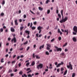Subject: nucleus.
Segmentation results:
<instances>
[{"instance_id":"nucleus-1","label":"nucleus","mask_w":77,"mask_h":77,"mask_svg":"<svg viewBox=\"0 0 77 77\" xmlns=\"http://www.w3.org/2000/svg\"><path fill=\"white\" fill-rule=\"evenodd\" d=\"M63 17H62V20H61V21H60V22L61 23H64L66 21H67V20H68V17H65V18L63 19Z\"/></svg>"},{"instance_id":"nucleus-2","label":"nucleus","mask_w":77,"mask_h":77,"mask_svg":"<svg viewBox=\"0 0 77 77\" xmlns=\"http://www.w3.org/2000/svg\"><path fill=\"white\" fill-rule=\"evenodd\" d=\"M69 65L67 66V67L68 68H70L71 70L73 69V66L71 64V63L70 62H69Z\"/></svg>"},{"instance_id":"nucleus-3","label":"nucleus","mask_w":77,"mask_h":77,"mask_svg":"<svg viewBox=\"0 0 77 77\" xmlns=\"http://www.w3.org/2000/svg\"><path fill=\"white\" fill-rule=\"evenodd\" d=\"M43 67V64L40 63L39 65H38L37 66V68L38 69H42V68Z\"/></svg>"},{"instance_id":"nucleus-4","label":"nucleus","mask_w":77,"mask_h":77,"mask_svg":"<svg viewBox=\"0 0 77 77\" xmlns=\"http://www.w3.org/2000/svg\"><path fill=\"white\" fill-rule=\"evenodd\" d=\"M55 48L57 49V52L59 51H62V48H58L57 47L55 46Z\"/></svg>"},{"instance_id":"nucleus-5","label":"nucleus","mask_w":77,"mask_h":77,"mask_svg":"<svg viewBox=\"0 0 77 77\" xmlns=\"http://www.w3.org/2000/svg\"><path fill=\"white\" fill-rule=\"evenodd\" d=\"M61 31L63 32H66V35H67L68 33H69V31L68 29H67V30H65L64 31V30L63 29H61Z\"/></svg>"},{"instance_id":"nucleus-6","label":"nucleus","mask_w":77,"mask_h":77,"mask_svg":"<svg viewBox=\"0 0 77 77\" xmlns=\"http://www.w3.org/2000/svg\"><path fill=\"white\" fill-rule=\"evenodd\" d=\"M42 27H41L40 26H38V29L39 30V33H40L42 31L41 29H42Z\"/></svg>"},{"instance_id":"nucleus-7","label":"nucleus","mask_w":77,"mask_h":77,"mask_svg":"<svg viewBox=\"0 0 77 77\" xmlns=\"http://www.w3.org/2000/svg\"><path fill=\"white\" fill-rule=\"evenodd\" d=\"M73 30L74 32H77V27L76 26H75L73 28Z\"/></svg>"},{"instance_id":"nucleus-8","label":"nucleus","mask_w":77,"mask_h":77,"mask_svg":"<svg viewBox=\"0 0 77 77\" xmlns=\"http://www.w3.org/2000/svg\"><path fill=\"white\" fill-rule=\"evenodd\" d=\"M14 41V43H16V39L15 37H14V38L11 39V42H13Z\"/></svg>"},{"instance_id":"nucleus-9","label":"nucleus","mask_w":77,"mask_h":77,"mask_svg":"<svg viewBox=\"0 0 77 77\" xmlns=\"http://www.w3.org/2000/svg\"><path fill=\"white\" fill-rule=\"evenodd\" d=\"M58 33H60V35H61L63 34V33L61 32V31H60V29H58Z\"/></svg>"},{"instance_id":"nucleus-10","label":"nucleus","mask_w":77,"mask_h":77,"mask_svg":"<svg viewBox=\"0 0 77 77\" xmlns=\"http://www.w3.org/2000/svg\"><path fill=\"white\" fill-rule=\"evenodd\" d=\"M44 45H43L40 47L39 49H40V50H41L42 49L44 48Z\"/></svg>"},{"instance_id":"nucleus-11","label":"nucleus","mask_w":77,"mask_h":77,"mask_svg":"<svg viewBox=\"0 0 77 77\" xmlns=\"http://www.w3.org/2000/svg\"><path fill=\"white\" fill-rule=\"evenodd\" d=\"M11 30L12 32H14L15 31V30L13 27L11 28Z\"/></svg>"},{"instance_id":"nucleus-12","label":"nucleus","mask_w":77,"mask_h":77,"mask_svg":"<svg viewBox=\"0 0 77 77\" xmlns=\"http://www.w3.org/2000/svg\"><path fill=\"white\" fill-rule=\"evenodd\" d=\"M17 20H16L14 21L15 25H17L18 24V23L17 22Z\"/></svg>"},{"instance_id":"nucleus-13","label":"nucleus","mask_w":77,"mask_h":77,"mask_svg":"<svg viewBox=\"0 0 77 77\" xmlns=\"http://www.w3.org/2000/svg\"><path fill=\"white\" fill-rule=\"evenodd\" d=\"M73 40L75 42H76L77 41L76 39V38L75 37H73Z\"/></svg>"},{"instance_id":"nucleus-14","label":"nucleus","mask_w":77,"mask_h":77,"mask_svg":"<svg viewBox=\"0 0 77 77\" xmlns=\"http://www.w3.org/2000/svg\"><path fill=\"white\" fill-rule=\"evenodd\" d=\"M25 32L26 33H27V34L28 35H29V33H30V32H29V31H27V30H26L25 31Z\"/></svg>"},{"instance_id":"nucleus-15","label":"nucleus","mask_w":77,"mask_h":77,"mask_svg":"<svg viewBox=\"0 0 77 77\" xmlns=\"http://www.w3.org/2000/svg\"><path fill=\"white\" fill-rule=\"evenodd\" d=\"M38 9L39 10H40L41 11H42L43 10V8H41V7H39L38 8Z\"/></svg>"},{"instance_id":"nucleus-16","label":"nucleus","mask_w":77,"mask_h":77,"mask_svg":"<svg viewBox=\"0 0 77 77\" xmlns=\"http://www.w3.org/2000/svg\"><path fill=\"white\" fill-rule=\"evenodd\" d=\"M35 62L34 61H33L32 63V66H33L35 64Z\"/></svg>"},{"instance_id":"nucleus-17","label":"nucleus","mask_w":77,"mask_h":77,"mask_svg":"<svg viewBox=\"0 0 77 77\" xmlns=\"http://www.w3.org/2000/svg\"><path fill=\"white\" fill-rule=\"evenodd\" d=\"M50 2V0H47L45 3L46 4H48L49 2Z\"/></svg>"},{"instance_id":"nucleus-18","label":"nucleus","mask_w":77,"mask_h":77,"mask_svg":"<svg viewBox=\"0 0 77 77\" xmlns=\"http://www.w3.org/2000/svg\"><path fill=\"white\" fill-rule=\"evenodd\" d=\"M46 45L48 47H49L50 48L51 47V45L49 44H47Z\"/></svg>"},{"instance_id":"nucleus-19","label":"nucleus","mask_w":77,"mask_h":77,"mask_svg":"<svg viewBox=\"0 0 77 77\" xmlns=\"http://www.w3.org/2000/svg\"><path fill=\"white\" fill-rule=\"evenodd\" d=\"M61 65V64H60V63H59L57 64V66L56 67H60V65Z\"/></svg>"},{"instance_id":"nucleus-20","label":"nucleus","mask_w":77,"mask_h":77,"mask_svg":"<svg viewBox=\"0 0 77 77\" xmlns=\"http://www.w3.org/2000/svg\"><path fill=\"white\" fill-rule=\"evenodd\" d=\"M35 57H36V58H37V59H39L40 57H39V56L37 55H35Z\"/></svg>"},{"instance_id":"nucleus-21","label":"nucleus","mask_w":77,"mask_h":77,"mask_svg":"<svg viewBox=\"0 0 77 77\" xmlns=\"http://www.w3.org/2000/svg\"><path fill=\"white\" fill-rule=\"evenodd\" d=\"M5 4V1L4 0V1H3L2 2V4L3 5Z\"/></svg>"},{"instance_id":"nucleus-22","label":"nucleus","mask_w":77,"mask_h":77,"mask_svg":"<svg viewBox=\"0 0 77 77\" xmlns=\"http://www.w3.org/2000/svg\"><path fill=\"white\" fill-rule=\"evenodd\" d=\"M61 55L63 56H65L66 55V54L64 52H63L61 54Z\"/></svg>"},{"instance_id":"nucleus-23","label":"nucleus","mask_w":77,"mask_h":77,"mask_svg":"<svg viewBox=\"0 0 77 77\" xmlns=\"http://www.w3.org/2000/svg\"><path fill=\"white\" fill-rule=\"evenodd\" d=\"M63 10H62L61 11V14L62 16H63Z\"/></svg>"},{"instance_id":"nucleus-24","label":"nucleus","mask_w":77,"mask_h":77,"mask_svg":"<svg viewBox=\"0 0 77 77\" xmlns=\"http://www.w3.org/2000/svg\"><path fill=\"white\" fill-rule=\"evenodd\" d=\"M67 70H66L65 71V72L63 75H66V74L67 73Z\"/></svg>"},{"instance_id":"nucleus-25","label":"nucleus","mask_w":77,"mask_h":77,"mask_svg":"<svg viewBox=\"0 0 77 77\" xmlns=\"http://www.w3.org/2000/svg\"><path fill=\"white\" fill-rule=\"evenodd\" d=\"M23 28H24V27L23 26H21L20 27V31H21Z\"/></svg>"},{"instance_id":"nucleus-26","label":"nucleus","mask_w":77,"mask_h":77,"mask_svg":"<svg viewBox=\"0 0 77 77\" xmlns=\"http://www.w3.org/2000/svg\"><path fill=\"white\" fill-rule=\"evenodd\" d=\"M31 28L32 30H35L36 28V27L34 26H33Z\"/></svg>"},{"instance_id":"nucleus-27","label":"nucleus","mask_w":77,"mask_h":77,"mask_svg":"<svg viewBox=\"0 0 77 77\" xmlns=\"http://www.w3.org/2000/svg\"><path fill=\"white\" fill-rule=\"evenodd\" d=\"M45 54L47 55H49V53L48 51H46L45 52Z\"/></svg>"},{"instance_id":"nucleus-28","label":"nucleus","mask_w":77,"mask_h":77,"mask_svg":"<svg viewBox=\"0 0 77 77\" xmlns=\"http://www.w3.org/2000/svg\"><path fill=\"white\" fill-rule=\"evenodd\" d=\"M58 16L59 17V18H61V16L60 14H58Z\"/></svg>"},{"instance_id":"nucleus-29","label":"nucleus","mask_w":77,"mask_h":77,"mask_svg":"<svg viewBox=\"0 0 77 77\" xmlns=\"http://www.w3.org/2000/svg\"><path fill=\"white\" fill-rule=\"evenodd\" d=\"M4 60V59L3 58H2L1 59V62L2 63H3L4 61L3 60Z\"/></svg>"},{"instance_id":"nucleus-30","label":"nucleus","mask_w":77,"mask_h":77,"mask_svg":"<svg viewBox=\"0 0 77 77\" xmlns=\"http://www.w3.org/2000/svg\"><path fill=\"white\" fill-rule=\"evenodd\" d=\"M50 10H48V11H47V14H49L50 13Z\"/></svg>"},{"instance_id":"nucleus-31","label":"nucleus","mask_w":77,"mask_h":77,"mask_svg":"<svg viewBox=\"0 0 77 77\" xmlns=\"http://www.w3.org/2000/svg\"><path fill=\"white\" fill-rule=\"evenodd\" d=\"M58 39L59 41H60L61 40L62 38H61V37H59L58 38Z\"/></svg>"},{"instance_id":"nucleus-32","label":"nucleus","mask_w":77,"mask_h":77,"mask_svg":"<svg viewBox=\"0 0 77 77\" xmlns=\"http://www.w3.org/2000/svg\"><path fill=\"white\" fill-rule=\"evenodd\" d=\"M0 31L1 32H3V29L2 28H1V29L0 30Z\"/></svg>"},{"instance_id":"nucleus-33","label":"nucleus","mask_w":77,"mask_h":77,"mask_svg":"<svg viewBox=\"0 0 77 77\" xmlns=\"http://www.w3.org/2000/svg\"><path fill=\"white\" fill-rule=\"evenodd\" d=\"M4 15V14L3 13H2L1 14V16H3Z\"/></svg>"},{"instance_id":"nucleus-34","label":"nucleus","mask_w":77,"mask_h":77,"mask_svg":"<svg viewBox=\"0 0 77 77\" xmlns=\"http://www.w3.org/2000/svg\"><path fill=\"white\" fill-rule=\"evenodd\" d=\"M28 42L27 41H26V42H25V43H24V45L27 44L28 43Z\"/></svg>"},{"instance_id":"nucleus-35","label":"nucleus","mask_w":77,"mask_h":77,"mask_svg":"<svg viewBox=\"0 0 77 77\" xmlns=\"http://www.w3.org/2000/svg\"><path fill=\"white\" fill-rule=\"evenodd\" d=\"M23 73V72L22 71H21L19 72V74L20 75H22Z\"/></svg>"},{"instance_id":"nucleus-36","label":"nucleus","mask_w":77,"mask_h":77,"mask_svg":"<svg viewBox=\"0 0 77 77\" xmlns=\"http://www.w3.org/2000/svg\"><path fill=\"white\" fill-rule=\"evenodd\" d=\"M12 72V70L11 69H9L8 71V72L10 73Z\"/></svg>"},{"instance_id":"nucleus-37","label":"nucleus","mask_w":77,"mask_h":77,"mask_svg":"<svg viewBox=\"0 0 77 77\" xmlns=\"http://www.w3.org/2000/svg\"><path fill=\"white\" fill-rule=\"evenodd\" d=\"M75 76V73H73L72 74V77H74V76Z\"/></svg>"},{"instance_id":"nucleus-38","label":"nucleus","mask_w":77,"mask_h":77,"mask_svg":"<svg viewBox=\"0 0 77 77\" xmlns=\"http://www.w3.org/2000/svg\"><path fill=\"white\" fill-rule=\"evenodd\" d=\"M30 63L29 62L27 63L26 64V66H28L29 65Z\"/></svg>"},{"instance_id":"nucleus-39","label":"nucleus","mask_w":77,"mask_h":77,"mask_svg":"<svg viewBox=\"0 0 77 77\" xmlns=\"http://www.w3.org/2000/svg\"><path fill=\"white\" fill-rule=\"evenodd\" d=\"M15 62H16V61L15 60H14V61L12 62V64L14 63H15Z\"/></svg>"},{"instance_id":"nucleus-40","label":"nucleus","mask_w":77,"mask_h":77,"mask_svg":"<svg viewBox=\"0 0 77 77\" xmlns=\"http://www.w3.org/2000/svg\"><path fill=\"white\" fill-rule=\"evenodd\" d=\"M26 16L25 14H24L23 16L24 18L25 19L26 18Z\"/></svg>"},{"instance_id":"nucleus-41","label":"nucleus","mask_w":77,"mask_h":77,"mask_svg":"<svg viewBox=\"0 0 77 77\" xmlns=\"http://www.w3.org/2000/svg\"><path fill=\"white\" fill-rule=\"evenodd\" d=\"M49 47L47 46V49L48 50H50V48H49Z\"/></svg>"},{"instance_id":"nucleus-42","label":"nucleus","mask_w":77,"mask_h":77,"mask_svg":"<svg viewBox=\"0 0 77 77\" xmlns=\"http://www.w3.org/2000/svg\"><path fill=\"white\" fill-rule=\"evenodd\" d=\"M55 39L54 38L51 40V42H53L54 41Z\"/></svg>"},{"instance_id":"nucleus-43","label":"nucleus","mask_w":77,"mask_h":77,"mask_svg":"<svg viewBox=\"0 0 77 77\" xmlns=\"http://www.w3.org/2000/svg\"><path fill=\"white\" fill-rule=\"evenodd\" d=\"M28 76L29 77H32V76L30 74L28 75Z\"/></svg>"},{"instance_id":"nucleus-44","label":"nucleus","mask_w":77,"mask_h":77,"mask_svg":"<svg viewBox=\"0 0 77 77\" xmlns=\"http://www.w3.org/2000/svg\"><path fill=\"white\" fill-rule=\"evenodd\" d=\"M58 8L56 10V13L57 14H58L59 13V11L58 10Z\"/></svg>"},{"instance_id":"nucleus-45","label":"nucleus","mask_w":77,"mask_h":77,"mask_svg":"<svg viewBox=\"0 0 77 77\" xmlns=\"http://www.w3.org/2000/svg\"><path fill=\"white\" fill-rule=\"evenodd\" d=\"M67 45V43H66L65 44L63 45V47L66 46Z\"/></svg>"},{"instance_id":"nucleus-46","label":"nucleus","mask_w":77,"mask_h":77,"mask_svg":"<svg viewBox=\"0 0 77 77\" xmlns=\"http://www.w3.org/2000/svg\"><path fill=\"white\" fill-rule=\"evenodd\" d=\"M33 24L34 25H36L37 24V22L36 21L34 22Z\"/></svg>"},{"instance_id":"nucleus-47","label":"nucleus","mask_w":77,"mask_h":77,"mask_svg":"<svg viewBox=\"0 0 77 77\" xmlns=\"http://www.w3.org/2000/svg\"><path fill=\"white\" fill-rule=\"evenodd\" d=\"M58 27V26H56V28H55L54 29H57Z\"/></svg>"},{"instance_id":"nucleus-48","label":"nucleus","mask_w":77,"mask_h":77,"mask_svg":"<svg viewBox=\"0 0 77 77\" xmlns=\"http://www.w3.org/2000/svg\"><path fill=\"white\" fill-rule=\"evenodd\" d=\"M36 14H37V15H39L40 13L38 12L37 11Z\"/></svg>"},{"instance_id":"nucleus-49","label":"nucleus","mask_w":77,"mask_h":77,"mask_svg":"<svg viewBox=\"0 0 77 77\" xmlns=\"http://www.w3.org/2000/svg\"><path fill=\"white\" fill-rule=\"evenodd\" d=\"M35 54L34 53L32 55L33 57L34 58H35Z\"/></svg>"},{"instance_id":"nucleus-50","label":"nucleus","mask_w":77,"mask_h":77,"mask_svg":"<svg viewBox=\"0 0 77 77\" xmlns=\"http://www.w3.org/2000/svg\"><path fill=\"white\" fill-rule=\"evenodd\" d=\"M30 68H28L26 69V71H28L29 70H30Z\"/></svg>"},{"instance_id":"nucleus-51","label":"nucleus","mask_w":77,"mask_h":77,"mask_svg":"<svg viewBox=\"0 0 77 77\" xmlns=\"http://www.w3.org/2000/svg\"><path fill=\"white\" fill-rule=\"evenodd\" d=\"M32 23H31V25H30V27L31 28L32 27Z\"/></svg>"},{"instance_id":"nucleus-52","label":"nucleus","mask_w":77,"mask_h":77,"mask_svg":"<svg viewBox=\"0 0 77 77\" xmlns=\"http://www.w3.org/2000/svg\"><path fill=\"white\" fill-rule=\"evenodd\" d=\"M23 49V48H21L19 50L20 51H21V50H22Z\"/></svg>"},{"instance_id":"nucleus-53","label":"nucleus","mask_w":77,"mask_h":77,"mask_svg":"<svg viewBox=\"0 0 77 77\" xmlns=\"http://www.w3.org/2000/svg\"><path fill=\"white\" fill-rule=\"evenodd\" d=\"M68 51V50L66 48L65 49V52H67Z\"/></svg>"},{"instance_id":"nucleus-54","label":"nucleus","mask_w":77,"mask_h":77,"mask_svg":"<svg viewBox=\"0 0 77 77\" xmlns=\"http://www.w3.org/2000/svg\"><path fill=\"white\" fill-rule=\"evenodd\" d=\"M57 71L58 72H60L59 69H57Z\"/></svg>"},{"instance_id":"nucleus-55","label":"nucleus","mask_w":77,"mask_h":77,"mask_svg":"<svg viewBox=\"0 0 77 77\" xmlns=\"http://www.w3.org/2000/svg\"><path fill=\"white\" fill-rule=\"evenodd\" d=\"M38 33H37V34H36V36L38 38Z\"/></svg>"},{"instance_id":"nucleus-56","label":"nucleus","mask_w":77,"mask_h":77,"mask_svg":"<svg viewBox=\"0 0 77 77\" xmlns=\"http://www.w3.org/2000/svg\"><path fill=\"white\" fill-rule=\"evenodd\" d=\"M20 58V56H18L17 57V60H18Z\"/></svg>"},{"instance_id":"nucleus-57","label":"nucleus","mask_w":77,"mask_h":77,"mask_svg":"<svg viewBox=\"0 0 77 77\" xmlns=\"http://www.w3.org/2000/svg\"><path fill=\"white\" fill-rule=\"evenodd\" d=\"M64 70V69L63 68H61V71H63Z\"/></svg>"},{"instance_id":"nucleus-58","label":"nucleus","mask_w":77,"mask_h":77,"mask_svg":"<svg viewBox=\"0 0 77 77\" xmlns=\"http://www.w3.org/2000/svg\"><path fill=\"white\" fill-rule=\"evenodd\" d=\"M76 33L77 32H73V34L74 35H76Z\"/></svg>"},{"instance_id":"nucleus-59","label":"nucleus","mask_w":77,"mask_h":77,"mask_svg":"<svg viewBox=\"0 0 77 77\" xmlns=\"http://www.w3.org/2000/svg\"><path fill=\"white\" fill-rule=\"evenodd\" d=\"M21 65V64L20 63H19L18 66H19V67H20Z\"/></svg>"},{"instance_id":"nucleus-60","label":"nucleus","mask_w":77,"mask_h":77,"mask_svg":"<svg viewBox=\"0 0 77 77\" xmlns=\"http://www.w3.org/2000/svg\"><path fill=\"white\" fill-rule=\"evenodd\" d=\"M29 48H30V47H28L27 48V51H28V50L29 49Z\"/></svg>"},{"instance_id":"nucleus-61","label":"nucleus","mask_w":77,"mask_h":77,"mask_svg":"<svg viewBox=\"0 0 77 77\" xmlns=\"http://www.w3.org/2000/svg\"><path fill=\"white\" fill-rule=\"evenodd\" d=\"M16 55H14L13 57V58H15L16 57Z\"/></svg>"},{"instance_id":"nucleus-62","label":"nucleus","mask_w":77,"mask_h":77,"mask_svg":"<svg viewBox=\"0 0 77 77\" xmlns=\"http://www.w3.org/2000/svg\"><path fill=\"white\" fill-rule=\"evenodd\" d=\"M31 71H32V70H30L28 72H27V73H29L31 72Z\"/></svg>"},{"instance_id":"nucleus-63","label":"nucleus","mask_w":77,"mask_h":77,"mask_svg":"<svg viewBox=\"0 0 77 77\" xmlns=\"http://www.w3.org/2000/svg\"><path fill=\"white\" fill-rule=\"evenodd\" d=\"M22 20L21 19H20L19 20V22H22Z\"/></svg>"},{"instance_id":"nucleus-64","label":"nucleus","mask_w":77,"mask_h":77,"mask_svg":"<svg viewBox=\"0 0 77 77\" xmlns=\"http://www.w3.org/2000/svg\"><path fill=\"white\" fill-rule=\"evenodd\" d=\"M14 75V74L13 73L11 74V76H13Z\"/></svg>"}]
</instances>
